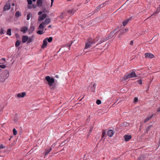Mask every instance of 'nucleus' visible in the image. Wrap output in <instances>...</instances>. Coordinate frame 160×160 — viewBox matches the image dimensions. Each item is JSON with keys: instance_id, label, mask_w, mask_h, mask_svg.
Listing matches in <instances>:
<instances>
[{"instance_id": "nucleus-1", "label": "nucleus", "mask_w": 160, "mask_h": 160, "mask_svg": "<svg viewBox=\"0 0 160 160\" xmlns=\"http://www.w3.org/2000/svg\"><path fill=\"white\" fill-rule=\"evenodd\" d=\"M96 41L94 39L90 38L88 39L85 44V49H87L92 46V44L95 43Z\"/></svg>"}, {"instance_id": "nucleus-2", "label": "nucleus", "mask_w": 160, "mask_h": 160, "mask_svg": "<svg viewBox=\"0 0 160 160\" xmlns=\"http://www.w3.org/2000/svg\"><path fill=\"white\" fill-rule=\"evenodd\" d=\"M45 79L48 82V84L50 86H51L52 84L54 82V78H51L49 76H47L45 77Z\"/></svg>"}, {"instance_id": "nucleus-3", "label": "nucleus", "mask_w": 160, "mask_h": 160, "mask_svg": "<svg viewBox=\"0 0 160 160\" xmlns=\"http://www.w3.org/2000/svg\"><path fill=\"white\" fill-rule=\"evenodd\" d=\"M137 76L134 72H132L127 75L124 76V79L125 80L128 78L137 77Z\"/></svg>"}, {"instance_id": "nucleus-4", "label": "nucleus", "mask_w": 160, "mask_h": 160, "mask_svg": "<svg viewBox=\"0 0 160 160\" xmlns=\"http://www.w3.org/2000/svg\"><path fill=\"white\" fill-rule=\"evenodd\" d=\"M19 114L18 113H16L14 115H13L12 116V120L14 122H16L18 121V117L19 116Z\"/></svg>"}, {"instance_id": "nucleus-5", "label": "nucleus", "mask_w": 160, "mask_h": 160, "mask_svg": "<svg viewBox=\"0 0 160 160\" xmlns=\"http://www.w3.org/2000/svg\"><path fill=\"white\" fill-rule=\"evenodd\" d=\"M145 56L146 58H152L154 57V55L150 53H146L145 54Z\"/></svg>"}, {"instance_id": "nucleus-6", "label": "nucleus", "mask_w": 160, "mask_h": 160, "mask_svg": "<svg viewBox=\"0 0 160 160\" xmlns=\"http://www.w3.org/2000/svg\"><path fill=\"white\" fill-rule=\"evenodd\" d=\"M47 17L46 14H44L39 16L38 18V21H41L44 20Z\"/></svg>"}, {"instance_id": "nucleus-7", "label": "nucleus", "mask_w": 160, "mask_h": 160, "mask_svg": "<svg viewBox=\"0 0 160 160\" xmlns=\"http://www.w3.org/2000/svg\"><path fill=\"white\" fill-rule=\"evenodd\" d=\"M128 30V28H125V29H123L121 30L120 31V33L119 34V35L118 36L119 38L120 37V35H122L123 33L127 32Z\"/></svg>"}, {"instance_id": "nucleus-8", "label": "nucleus", "mask_w": 160, "mask_h": 160, "mask_svg": "<svg viewBox=\"0 0 160 160\" xmlns=\"http://www.w3.org/2000/svg\"><path fill=\"white\" fill-rule=\"evenodd\" d=\"M77 10V9L72 8L68 11V12L71 15H73L74 12Z\"/></svg>"}, {"instance_id": "nucleus-9", "label": "nucleus", "mask_w": 160, "mask_h": 160, "mask_svg": "<svg viewBox=\"0 0 160 160\" xmlns=\"http://www.w3.org/2000/svg\"><path fill=\"white\" fill-rule=\"evenodd\" d=\"M28 28L26 26H25L21 28V31L23 33H25L28 31Z\"/></svg>"}, {"instance_id": "nucleus-10", "label": "nucleus", "mask_w": 160, "mask_h": 160, "mask_svg": "<svg viewBox=\"0 0 160 160\" xmlns=\"http://www.w3.org/2000/svg\"><path fill=\"white\" fill-rule=\"evenodd\" d=\"M114 133V131L112 130H108V136L112 137L113 136Z\"/></svg>"}, {"instance_id": "nucleus-11", "label": "nucleus", "mask_w": 160, "mask_h": 160, "mask_svg": "<svg viewBox=\"0 0 160 160\" xmlns=\"http://www.w3.org/2000/svg\"><path fill=\"white\" fill-rule=\"evenodd\" d=\"M47 38H46L43 40V44L42 47V48H45L46 47V46L47 45Z\"/></svg>"}, {"instance_id": "nucleus-12", "label": "nucleus", "mask_w": 160, "mask_h": 160, "mask_svg": "<svg viewBox=\"0 0 160 160\" xmlns=\"http://www.w3.org/2000/svg\"><path fill=\"white\" fill-rule=\"evenodd\" d=\"M28 40V37L27 36H23L22 38V42L23 43H25Z\"/></svg>"}, {"instance_id": "nucleus-13", "label": "nucleus", "mask_w": 160, "mask_h": 160, "mask_svg": "<svg viewBox=\"0 0 160 160\" xmlns=\"http://www.w3.org/2000/svg\"><path fill=\"white\" fill-rule=\"evenodd\" d=\"M132 137L131 135H126L124 136V140L126 141H128L131 139Z\"/></svg>"}, {"instance_id": "nucleus-14", "label": "nucleus", "mask_w": 160, "mask_h": 160, "mask_svg": "<svg viewBox=\"0 0 160 160\" xmlns=\"http://www.w3.org/2000/svg\"><path fill=\"white\" fill-rule=\"evenodd\" d=\"M132 18L130 17L128 19H126L124 21L122 22V24L123 26H125L128 23V22L131 20Z\"/></svg>"}, {"instance_id": "nucleus-15", "label": "nucleus", "mask_w": 160, "mask_h": 160, "mask_svg": "<svg viewBox=\"0 0 160 160\" xmlns=\"http://www.w3.org/2000/svg\"><path fill=\"white\" fill-rule=\"evenodd\" d=\"M10 9V4L9 3L7 4L6 5H5L4 7V10L6 11Z\"/></svg>"}, {"instance_id": "nucleus-16", "label": "nucleus", "mask_w": 160, "mask_h": 160, "mask_svg": "<svg viewBox=\"0 0 160 160\" xmlns=\"http://www.w3.org/2000/svg\"><path fill=\"white\" fill-rule=\"evenodd\" d=\"M26 94V93L25 92H22L21 93H19L17 95V97L19 98H23L25 96Z\"/></svg>"}, {"instance_id": "nucleus-17", "label": "nucleus", "mask_w": 160, "mask_h": 160, "mask_svg": "<svg viewBox=\"0 0 160 160\" xmlns=\"http://www.w3.org/2000/svg\"><path fill=\"white\" fill-rule=\"evenodd\" d=\"M51 20L49 18H47L46 19L43 24L44 25H47L50 22Z\"/></svg>"}, {"instance_id": "nucleus-18", "label": "nucleus", "mask_w": 160, "mask_h": 160, "mask_svg": "<svg viewBox=\"0 0 160 160\" xmlns=\"http://www.w3.org/2000/svg\"><path fill=\"white\" fill-rule=\"evenodd\" d=\"M9 75V72H8L6 76L5 77H3V78L2 79L1 78V77L0 76V81L2 82L4 81L5 79H7Z\"/></svg>"}, {"instance_id": "nucleus-19", "label": "nucleus", "mask_w": 160, "mask_h": 160, "mask_svg": "<svg viewBox=\"0 0 160 160\" xmlns=\"http://www.w3.org/2000/svg\"><path fill=\"white\" fill-rule=\"evenodd\" d=\"M117 30L116 29H115L112 32H111L108 35V39L112 38L113 36V34L114 32Z\"/></svg>"}, {"instance_id": "nucleus-20", "label": "nucleus", "mask_w": 160, "mask_h": 160, "mask_svg": "<svg viewBox=\"0 0 160 160\" xmlns=\"http://www.w3.org/2000/svg\"><path fill=\"white\" fill-rule=\"evenodd\" d=\"M52 149L51 148H50L49 149H46L44 152L45 155L46 156L48 154V153L51 151Z\"/></svg>"}, {"instance_id": "nucleus-21", "label": "nucleus", "mask_w": 160, "mask_h": 160, "mask_svg": "<svg viewBox=\"0 0 160 160\" xmlns=\"http://www.w3.org/2000/svg\"><path fill=\"white\" fill-rule=\"evenodd\" d=\"M153 116V115H151L150 116H148L147 118L145 119L144 122H148L149 120H150L152 117Z\"/></svg>"}, {"instance_id": "nucleus-22", "label": "nucleus", "mask_w": 160, "mask_h": 160, "mask_svg": "<svg viewBox=\"0 0 160 160\" xmlns=\"http://www.w3.org/2000/svg\"><path fill=\"white\" fill-rule=\"evenodd\" d=\"M37 3L38 6H41L42 3V0H37Z\"/></svg>"}, {"instance_id": "nucleus-23", "label": "nucleus", "mask_w": 160, "mask_h": 160, "mask_svg": "<svg viewBox=\"0 0 160 160\" xmlns=\"http://www.w3.org/2000/svg\"><path fill=\"white\" fill-rule=\"evenodd\" d=\"M33 40V38L32 37H30L29 38H28V43H30L32 42Z\"/></svg>"}, {"instance_id": "nucleus-24", "label": "nucleus", "mask_w": 160, "mask_h": 160, "mask_svg": "<svg viewBox=\"0 0 160 160\" xmlns=\"http://www.w3.org/2000/svg\"><path fill=\"white\" fill-rule=\"evenodd\" d=\"M43 25L44 24L43 23H41L39 26L38 29H42L44 27V26Z\"/></svg>"}, {"instance_id": "nucleus-25", "label": "nucleus", "mask_w": 160, "mask_h": 160, "mask_svg": "<svg viewBox=\"0 0 160 160\" xmlns=\"http://www.w3.org/2000/svg\"><path fill=\"white\" fill-rule=\"evenodd\" d=\"M72 43H71L70 44H67L66 45H65L64 46H63V48H64L65 47H67L68 48V50H69L70 49V47L71 46V45L72 44Z\"/></svg>"}, {"instance_id": "nucleus-26", "label": "nucleus", "mask_w": 160, "mask_h": 160, "mask_svg": "<svg viewBox=\"0 0 160 160\" xmlns=\"http://www.w3.org/2000/svg\"><path fill=\"white\" fill-rule=\"evenodd\" d=\"M108 38L107 37L103 38L102 39L101 42H103L107 40Z\"/></svg>"}, {"instance_id": "nucleus-27", "label": "nucleus", "mask_w": 160, "mask_h": 160, "mask_svg": "<svg viewBox=\"0 0 160 160\" xmlns=\"http://www.w3.org/2000/svg\"><path fill=\"white\" fill-rule=\"evenodd\" d=\"M12 132H13V134L14 135H17V131L16 130V129L15 128H14L13 130H12Z\"/></svg>"}, {"instance_id": "nucleus-28", "label": "nucleus", "mask_w": 160, "mask_h": 160, "mask_svg": "<svg viewBox=\"0 0 160 160\" xmlns=\"http://www.w3.org/2000/svg\"><path fill=\"white\" fill-rule=\"evenodd\" d=\"M31 16H32V14L31 13H28V15H27V20H29Z\"/></svg>"}, {"instance_id": "nucleus-29", "label": "nucleus", "mask_w": 160, "mask_h": 160, "mask_svg": "<svg viewBox=\"0 0 160 160\" xmlns=\"http://www.w3.org/2000/svg\"><path fill=\"white\" fill-rule=\"evenodd\" d=\"M21 15V14L19 12H17L15 13V16L17 17H19Z\"/></svg>"}, {"instance_id": "nucleus-30", "label": "nucleus", "mask_w": 160, "mask_h": 160, "mask_svg": "<svg viewBox=\"0 0 160 160\" xmlns=\"http://www.w3.org/2000/svg\"><path fill=\"white\" fill-rule=\"evenodd\" d=\"M6 68V66L4 65H0V72L2 70L1 68H2V69H4Z\"/></svg>"}, {"instance_id": "nucleus-31", "label": "nucleus", "mask_w": 160, "mask_h": 160, "mask_svg": "<svg viewBox=\"0 0 160 160\" xmlns=\"http://www.w3.org/2000/svg\"><path fill=\"white\" fill-rule=\"evenodd\" d=\"M52 40V37H50L49 38L47 39V41L49 42H51Z\"/></svg>"}, {"instance_id": "nucleus-32", "label": "nucleus", "mask_w": 160, "mask_h": 160, "mask_svg": "<svg viewBox=\"0 0 160 160\" xmlns=\"http://www.w3.org/2000/svg\"><path fill=\"white\" fill-rule=\"evenodd\" d=\"M20 41H17L15 43V46L16 47L18 46L20 44Z\"/></svg>"}, {"instance_id": "nucleus-33", "label": "nucleus", "mask_w": 160, "mask_h": 160, "mask_svg": "<svg viewBox=\"0 0 160 160\" xmlns=\"http://www.w3.org/2000/svg\"><path fill=\"white\" fill-rule=\"evenodd\" d=\"M92 87L91 90L92 91H94V89L95 88V84L94 83H92Z\"/></svg>"}, {"instance_id": "nucleus-34", "label": "nucleus", "mask_w": 160, "mask_h": 160, "mask_svg": "<svg viewBox=\"0 0 160 160\" xmlns=\"http://www.w3.org/2000/svg\"><path fill=\"white\" fill-rule=\"evenodd\" d=\"M37 33L39 34H42L44 33L42 30H39L37 32Z\"/></svg>"}, {"instance_id": "nucleus-35", "label": "nucleus", "mask_w": 160, "mask_h": 160, "mask_svg": "<svg viewBox=\"0 0 160 160\" xmlns=\"http://www.w3.org/2000/svg\"><path fill=\"white\" fill-rule=\"evenodd\" d=\"M64 14V12H62L61 15L59 16V18H60L61 19H62L63 18V16Z\"/></svg>"}, {"instance_id": "nucleus-36", "label": "nucleus", "mask_w": 160, "mask_h": 160, "mask_svg": "<svg viewBox=\"0 0 160 160\" xmlns=\"http://www.w3.org/2000/svg\"><path fill=\"white\" fill-rule=\"evenodd\" d=\"M34 30V27L32 25H31L30 27V30L33 31Z\"/></svg>"}, {"instance_id": "nucleus-37", "label": "nucleus", "mask_w": 160, "mask_h": 160, "mask_svg": "<svg viewBox=\"0 0 160 160\" xmlns=\"http://www.w3.org/2000/svg\"><path fill=\"white\" fill-rule=\"evenodd\" d=\"M101 103V101L100 100H97L96 101V103L98 104V105H99Z\"/></svg>"}, {"instance_id": "nucleus-38", "label": "nucleus", "mask_w": 160, "mask_h": 160, "mask_svg": "<svg viewBox=\"0 0 160 160\" xmlns=\"http://www.w3.org/2000/svg\"><path fill=\"white\" fill-rule=\"evenodd\" d=\"M100 8H100V5H99V6L97 7L96 8L95 11H96V12H98V11L99 10Z\"/></svg>"}, {"instance_id": "nucleus-39", "label": "nucleus", "mask_w": 160, "mask_h": 160, "mask_svg": "<svg viewBox=\"0 0 160 160\" xmlns=\"http://www.w3.org/2000/svg\"><path fill=\"white\" fill-rule=\"evenodd\" d=\"M28 3L29 5L32 4V0H27Z\"/></svg>"}, {"instance_id": "nucleus-40", "label": "nucleus", "mask_w": 160, "mask_h": 160, "mask_svg": "<svg viewBox=\"0 0 160 160\" xmlns=\"http://www.w3.org/2000/svg\"><path fill=\"white\" fill-rule=\"evenodd\" d=\"M160 11V5L159 6V7L158 8L156 12H155V13H158Z\"/></svg>"}, {"instance_id": "nucleus-41", "label": "nucleus", "mask_w": 160, "mask_h": 160, "mask_svg": "<svg viewBox=\"0 0 160 160\" xmlns=\"http://www.w3.org/2000/svg\"><path fill=\"white\" fill-rule=\"evenodd\" d=\"M106 2L105 3H104L103 4H102L100 5V8H102L104 7V6H105V3H106Z\"/></svg>"}, {"instance_id": "nucleus-42", "label": "nucleus", "mask_w": 160, "mask_h": 160, "mask_svg": "<svg viewBox=\"0 0 160 160\" xmlns=\"http://www.w3.org/2000/svg\"><path fill=\"white\" fill-rule=\"evenodd\" d=\"M5 148V146H3L2 144H1L0 145V149H3Z\"/></svg>"}, {"instance_id": "nucleus-43", "label": "nucleus", "mask_w": 160, "mask_h": 160, "mask_svg": "<svg viewBox=\"0 0 160 160\" xmlns=\"http://www.w3.org/2000/svg\"><path fill=\"white\" fill-rule=\"evenodd\" d=\"M4 30L3 29H2L0 30V33L1 34H4Z\"/></svg>"}, {"instance_id": "nucleus-44", "label": "nucleus", "mask_w": 160, "mask_h": 160, "mask_svg": "<svg viewBox=\"0 0 160 160\" xmlns=\"http://www.w3.org/2000/svg\"><path fill=\"white\" fill-rule=\"evenodd\" d=\"M7 34L9 35H10V28L8 29V31L7 32Z\"/></svg>"}, {"instance_id": "nucleus-45", "label": "nucleus", "mask_w": 160, "mask_h": 160, "mask_svg": "<svg viewBox=\"0 0 160 160\" xmlns=\"http://www.w3.org/2000/svg\"><path fill=\"white\" fill-rule=\"evenodd\" d=\"M138 83L140 84H141L142 83V80H138Z\"/></svg>"}, {"instance_id": "nucleus-46", "label": "nucleus", "mask_w": 160, "mask_h": 160, "mask_svg": "<svg viewBox=\"0 0 160 160\" xmlns=\"http://www.w3.org/2000/svg\"><path fill=\"white\" fill-rule=\"evenodd\" d=\"M105 132L104 131H103L102 132V138H103V137L105 136Z\"/></svg>"}, {"instance_id": "nucleus-47", "label": "nucleus", "mask_w": 160, "mask_h": 160, "mask_svg": "<svg viewBox=\"0 0 160 160\" xmlns=\"http://www.w3.org/2000/svg\"><path fill=\"white\" fill-rule=\"evenodd\" d=\"M64 142H64L61 143L60 145V146H63L65 144Z\"/></svg>"}, {"instance_id": "nucleus-48", "label": "nucleus", "mask_w": 160, "mask_h": 160, "mask_svg": "<svg viewBox=\"0 0 160 160\" xmlns=\"http://www.w3.org/2000/svg\"><path fill=\"white\" fill-rule=\"evenodd\" d=\"M42 11H39L38 12V15H41L42 14Z\"/></svg>"}, {"instance_id": "nucleus-49", "label": "nucleus", "mask_w": 160, "mask_h": 160, "mask_svg": "<svg viewBox=\"0 0 160 160\" xmlns=\"http://www.w3.org/2000/svg\"><path fill=\"white\" fill-rule=\"evenodd\" d=\"M138 100V99L137 98H135V99H134V102H137Z\"/></svg>"}, {"instance_id": "nucleus-50", "label": "nucleus", "mask_w": 160, "mask_h": 160, "mask_svg": "<svg viewBox=\"0 0 160 160\" xmlns=\"http://www.w3.org/2000/svg\"><path fill=\"white\" fill-rule=\"evenodd\" d=\"M32 8V6L31 5H28V8L31 9Z\"/></svg>"}, {"instance_id": "nucleus-51", "label": "nucleus", "mask_w": 160, "mask_h": 160, "mask_svg": "<svg viewBox=\"0 0 160 160\" xmlns=\"http://www.w3.org/2000/svg\"><path fill=\"white\" fill-rule=\"evenodd\" d=\"M133 43V41H131L130 42V44L131 45H132Z\"/></svg>"}, {"instance_id": "nucleus-52", "label": "nucleus", "mask_w": 160, "mask_h": 160, "mask_svg": "<svg viewBox=\"0 0 160 160\" xmlns=\"http://www.w3.org/2000/svg\"><path fill=\"white\" fill-rule=\"evenodd\" d=\"M151 126H148V129H147L148 130H150V128Z\"/></svg>"}, {"instance_id": "nucleus-53", "label": "nucleus", "mask_w": 160, "mask_h": 160, "mask_svg": "<svg viewBox=\"0 0 160 160\" xmlns=\"http://www.w3.org/2000/svg\"><path fill=\"white\" fill-rule=\"evenodd\" d=\"M157 112H160V107L158 108L157 109Z\"/></svg>"}, {"instance_id": "nucleus-54", "label": "nucleus", "mask_w": 160, "mask_h": 160, "mask_svg": "<svg viewBox=\"0 0 160 160\" xmlns=\"http://www.w3.org/2000/svg\"><path fill=\"white\" fill-rule=\"evenodd\" d=\"M51 7H52V5L53 3V2L54 0H51Z\"/></svg>"}, {"instance_id": "nucleus-55", "label": "nucleus", "mask_w": 160, "mask_h": 160, "mask_svg": "<svg viewBox=\"0 0 160 160\" xmlns=\"http://www.w3.org/2000/svg\"><path fill=\"white\" fill-rule=\"evenodd\" d=\"M56 145V144L55 143H53L52 144V147H54Z\"/></svg>"}, {"instance_id": "nucleus-56", "label": "nucleus", "mask_w": 160, "mask_h": 160, "mask_svg": "<svg viewBox=\"0 0 160 160\" xmlns=\"http://www.w3.org/2000/svg\"><path fill=\"white\" fill-rule=\"evenodd\" d=\"M55 77L57 78H59L58 76V75H56Z\"/></svg>"}, {"instance_id": "nucleus-57", "label": "nucleus", "mask_w": 160, "mask_h": 160, "mask_svg": "<svg viewBox=\"0 0 160 160\" xmlns=\"http://www.w3.org/2000/svg\"><path fill=\"white\" fill-rule=\"evenodd\" d=\"M32 6H33V8H35L36 7V5H32Z\"/></svg>"}, {"instance_id": "nucleus-58", "label": "nucleus", "mask_w": 160, "mask_h": 160, "mask_svg": "<svg viewBox=\"0 0 160 160\" xmlns=\"http://www.w3.org/2000/svg\"><path fill=\"white\" fill-rule=\"evenodd\" d=\"M14 3H12V5L13 6H14Z\"/></svg>"}, {"instance_id": "nucleus-59", "label": "nucleus", "mask_w": 160, "mask_h": 160, "mask_svg": "<svg viewBox=\"0 0 160 160\" xmlns=\"http://www.w3.org/2000/svg\"><path fill=\"white\" fill-rule=\"evenodd\" d=\"M51 25H49L48 27V28H51Z\"/></svg>"}, {"instance_id": "nucleus-60", "label": "nucleus", "mask_w": 160, "mask_h": 160, "mask_svg": "<svg viewBox=\"0 0 160 160\" xmlns=\"http://www.w3.org/2000/svg\"><path fill=\"white\" fill-rule=\"evenodd\" d=\"M2 59L4 61H5V59L4 58H2Z\"/></svg>"}, {"instance_id": "nucleus-61", "label": "nucleus", "mask_w": 160, "mask_h": 160, "mask_svg": "<svg viewBox=\"0 0 160 160\" xmlns=\"http://www.w3.org/2000/svg\"><path fill=\"white\" fill-rule=\"evenodd\" d=\"M13 11V9L12 8V9H11V11Z\"/></svg>"}, {"instance_id": "nucleus-62", "label": "nucleus", "mask_w": 160, "mask_h": 160, "mask_svg": "<svg viewBox=\"0 0 160 160\" xmlns=\"http://www.w3.org/2000/svg\"><path fill=\"white\" fill-rule=\"evenodd\" d=\"M33 2H35L36 0H32Z\"/></svg>"}, {"instance_id": "nucleus-63", "label": "nucleus", "mask_w": 160, "mask_h": 160, "mask_svg": "<svg viewBox=\"0 0 160 160\" xmlns=\"http://www.w3.org/2000/svg\"><path fill=\"white\" fill-rule=\"evenodd\" d=\"M67 0L68 1H70L71 0Z\"/></svg>"}, {"instance_id": "nucleus-64", "label": "nucleus", "mask_w": 160, "mask_h": 160, "mask_svg": "<svg viewBox=\"0 0 160 160\" xmlns=\"http://www.w3.org/2000/svg\"><path fill=\"white\" fill-rule=\"evenodd\" d=\"M145 11V10H144L143 12H144Z\"/></svg>"}]
</instances>
